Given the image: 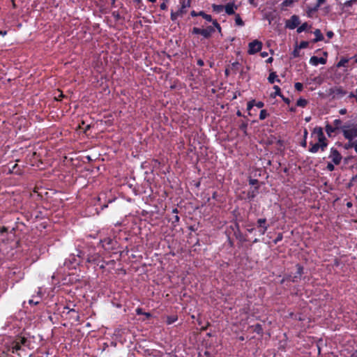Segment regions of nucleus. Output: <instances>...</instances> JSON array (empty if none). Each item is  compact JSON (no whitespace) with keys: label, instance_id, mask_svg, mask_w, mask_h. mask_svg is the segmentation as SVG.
I'll list each match as a JSON object with an SVG mask.
<instances>
[{"label":"nucleus","instance_id":"nucleus-41","mask_svg":"<svg viewBox=\"0 0 357 357\" xmlns=\"http://www.w3.org/2000/svg\"><path fill=\"white\" fill-rule=\"evenodd\" d=\"M255 106H257L258 108H262L264 106V103L261 101H259L255 103Z\"/></svg>","mask_w":357,"mask_h":357},{"label":"nucleus","instance_id":"nucleus-44","mask_svg":"<svg viewBox=\"0 0 357 357\" xmlns=\"http://www.w3.org/2000/svg\"><path fill=\"white\" fill-rule=\"evenodd\" d=\"M7 231H8V228H7V227H1L0 228V233H1V234H3V233L7 232Z\"/></svg>","mask_w":357,"mask_h":357},{"label":"nucleus","instance_id":"nucleus-52","mask_svg":"<svg viewBox=\"0 0 357 357\" xmlns=\"http://www.w3.org/2000/svg\"><path fill=\"white\" fill-rule=\"evenodd\" d=\"M354 147L356 152L357 153V140L354 142Z\"/></svg>","mask_w":357,"mask_h":357},{"label":"nucleus","instance_id":"nucleus-2","mask_svg":"<svg viewBox=\"0 0 357 357\" xmlns=\"http://www.w3.org/2000/svg\"><path fill=\"white\" fill-rule=\"evenodd\" d=\"M312 135H316L318 143L321 144V151H324L328 145V143L327 139L324 134L323 129L321 127L314 128L312 132Z\"/></svg>","mask_w":357,"mask_h":357},{"label":"nucleus","instance_id":"nucleus-24","mask_svg":"<svg viewBox=\"0 0 357 357\" xmlns=\"http://www.w3.org/2000/svg\"><path fill=\"white\" fill-rule=\"evenodd\" d=\"M213 9L214 11H215L217 13H220V12H222L223 10L224 6L213 4Z\"/></svg>","mask_w":357,"mask_h":357},{"label":"nucleus","instance_id":"nucleus-18","mask_svg":"<svg viewBox=\"0 0 357 357\" xmlns=\"http://www.w3.org/2000/svg\"><path fill=\"white\" fill-rule=\"evenodd\" d=\"M273 89H275V92L271 94V97L275 98L277 96L282 97V95L280 92V88L278 86H274Z\"/></svg>","mask_w":357,"mask_h":357},{"label":"nucleus","instance_id":"nucleus-49","mask_svg":"<svg viewBox=\"0 0 357 357\" xmlns=\"http://www.w3.org/2000/svg\"><path fill=\"white\" fill-rule=\"evenodd\" d=\"M197 65L199 66H203L204 65V61L202 59H199L197 61Z\"/></svg>","mask_w":357,"mask_h":357},{"label":"nucleus","instance_id":"nucleus-28","mask_svg":"<svg viewBox=\"0 0 357 357\" xmlns=\"http://www.w3.org/2000/svg\"><path fill=\"white\" fill-rule=\"evenodd\" d=\"M259 186H256L255 189L251 192L248 193L249 198H254L257 193L258 192Z\"/></svg>","mask_w":357,"mask_h":357},{"label":"nucleus","instance_id":"nucleus-60","mask_svg":"<svg viewBox=\"0 0 357 357\" xmlns=\"http://www.w3.org/2000/svg\"><path fill=\"white\" fill-rule=\"evenodd\" d=\"M349 98H354L355 97V95L354 93H350L349 96Z\"/></svg>","mask_w":357,"mask_h":357},{"label":"nucleus","instance_id":"nucleus-4","mask_svg":"<svg viewBox=\"0 0 357 357\" xmlns=\"http://www.w3.org/2000/svg\"><path fill=\"white\" fill-rule=\"evenodd\" d=\"M262 43L258 40H255L248 45V54H254L261 51Z\"/></svg>","mask_w":357,"mask_h":357},{"label":"nucleus","instance_id":"nucleus-1","mask_svg":"<svg viewBox=\"0 0 357 357\" xmlns=\"http://www.w3.org/2000/svg\"><path fill=\"white\" fill-rule=\"evenodd\" d=\"M343 135L345 139L351 142L354 138L357 137V126H344L341 128Z\"/></svg>","mask_w":357,"mask_h":357},{"label":"nucleus","instance_id":"nucleus-6","mask_svg":"<svg viewBox=\"0 0 357 357\" xmlns=\"http://www.w3.org/2000/svg\"><path fill=\"white\" fill-rule=\"evenodd\" d=\"M300 24V20L298 15H294L286 21V27L289 29H294Z\"/></svg>","mask_w":357,"mask_h":357},{"label":"nucleus","instance_id":"nucleus-34","mask_svg":"<svg viewBox=\"0 0 357 357\" xmlns=\"http://www.w3.org/2000/svg\"><path fill=\"white\" fill-rule=\"evenodd\" d=\"M202 29L198 28V27H194L192 29V33L194 34H200L202 35Z\"/></svg>","mask_w":357,"mask_h":357},{"label":"nucleus","instance_id":"nucleus-15","mask_svg":"<svg viewBox=\"0 0 357 357\" xmlns=\"http://www.w3.org/2000/svg\"><path fill=\"white\" fill-rule=\"evenodd\" d=\"M278 75L275 72H271L268 77V80L271 84H273L275 81L280 82V79H278Z\"/></svg>","mask_w":357,"mask_h":357},{"label":"nucleus","instance_id":"nucleus-14","mask_svg":"<svg viewBox=\"0 0 357 357\" xmlns=\"http://www.w3.org/2000/svg\"><path fill=\"white\" fill-rule=\"evenodd\" d=\"M21 349V344H20V342L18 340H15L13 342L10 351L13 354L17 352L18 350Z\"/></svg>","mask_w":357,"mask_h":357},{"label":"nucleus","instance_id":"nucleus-53","mask_svg":"<svg viewBox=\"0 0 357 357\" xmlns=\"http://www.w3.org/2000/svg\"><path fill=\"white\" fill-rule=\"evenodd\" d=\"M307 134H308L307 130L306 129H305L304 132H303V137L305 139L307 137Z\"/></svg>","mask_w":357,"mask_h":357},{"label":"nucleus","instance_id":"nucleus-63","mask_svg":"<svg viewBox=\"0 0 357 357\" xmlns=\"http://www.w3.org/2000/svg\"><path fill=\"white\" fill-rule=\"evenodd\" d=\"M325 0H318L319 4L324 3Z\"/></svg>","mask_w":357,"mask_h":357},{"label":"nucleus","instance_id":"nucleus-10","mask_svg":"<svg viewBox=\"0 0 357 357\" xmlns=\"http://www.w3.org/2000/svg\"><path fill=\"white\" fill-rule=\"evenodd\" d=\"M225 12L228 15H234L235 14V10L237 9V6L234 3H227L225 6H224Z\"/></svg>","mask_w":357,"mask_h":357},{"label":"nucleus","instance_id":"nucleus-23","mask_svg":"<svg viewBox=\"0 0 357 357\" xmlns=\"http://www.w3.org/2000/svg\"><path fill=\"white\" fill-rule=\"evenodd\" d=\"M10 172L11 173H14V174H21V171L18 167V165L17 164H15L13 167H12V169H10Z\"/></svg>","mask_w":357,"mask_h":357},{"label":"nucleus","instance_id":"nucleus-20","mask_svg":"<svg viewBox=\"0 0 357 357\" xmlns=\"http://www.w3.org/2000/svg\"><path fill=\"white\" fill-rule=\"evenodd\" d=\"M198 15H199V16H202L204 19H205L208 22H211L213 20L211 15H208L203 11H200L199 13H198Z\"/></svg>","mask_w":357,"mask_h":357},{"label":"nucleus","instance_id":"nucleus-21","mask_svg":"<svg viewBox=\"0 0 357 357\" xmlns=\"http://www.w3.org/2000/svg\"><path fill=\"white\" fill-rule=\"evenodd\" d=\"M336 128L333 127L332 126L327 124L326 126V131L328 135H331V133L334 132Z\"/></svg>","mask_w":357,"mask_h":357},{"label":"nucleus","instance_id":"nucleus-51","mask_svg":"<svg viewBox=\"0 0 357 357\" xmlns=\"http://www.w3.org/2000/svg\"><path fill=\"white\" fill-rule=\"evenodd\" d=\"M347 113V109H342L340 110V114H345Z\"/></svg>","mask_w":357,"mask_h":357},{"label":"nucleus","instance_id":"nucleus-50","mask_svg":"<svg viewBox=\"0 0 357 357\" xmlns=\"http://www.w3.org/2000/svg\"><path fill=\"white\" fill-rule=\"evenodd\" d=\"M326 36L329 38H331L333 36V33L332 31H328L327 33H326Z\"/></svg>","mask_w":357,"mask_h":357},{"label":"nucleus","instance_id":"nucleus-8","mask_svg":"<svg viewBox=\"0 0 357 357\" xmlns=\"http://www.w3.org/2000/svg\"><path fill=\"white\" fill-rule=\"evenodd\" d=\"M214 32L215 28L213 26H208L206 29H202V36H203L206 38H208Z\"/></svg>","mask_w":357,"mask_h":357},{"label":"nucleus","instance_id":"nucleus-64","mask_svg":"<svg viewBox=\"0 0 357 357\" xmlns=\"http://www.w3.org/2000/svg\"><path fill=\"white\" fill-rule=\"evenodd\" d=\"M225 74H226V75H229V70L228 69H226V70H225Z\"/></svg>","mask_w":357,"mask_h":357},{"label":"nucleus","instance_id":"nucleus-26","mask_svg":"<svg viewBox=\"0 0 357 357\" xmlns=\"http://www.w3.org/2000/svg\"><path fill=\"white\" fill-rule=\"evenodd\" d=\"M308 27V24L307 22H305L303 23L301 26H300L299 27H298L297 29V32L298 33H301L303 32V31H305V29H307V28Z\"/></svg>","mask_w":357,"mask_h":357},{"label":"nucleus","instance_id":"nucleus-47","mask_svg":"<svg viewBox=\"0 0 357 357\" xmlns=\"http://www.w3.org/2000/svg\"><path fill=\"white\" fill-rule=\"evenodd\" d=\"M282 99L283 100V101L287 103V104H289L290 103V100L288 98H285L282 96V97H281Z\"/></svg>","mask_w":357,"mask_h":357},{"label":"nucleus","instance_id":"nucleus-62","mask_svg":"<svg viewBox=\"0 0 357 357\" xmlns=\"http://www.w3.org/2000/svg\"><path fill=\"white\" fill-rule=\"evenodd\" d=\"M246 127H247V124H243V125L241 126V128H243V129H245V128H246Z\"/></svg>","mask_w":357,"mask_h":357},{"label":"nucleus","instance_id":"nucleus-25","mask_svg":"<svg viewBox=\"0 0 357 357\" xmlns=\"http://www.w3.org/2000/svg\"><path fill=\"white\" fill-rule=\"evenodd\" d=\"M235 22L238 26H243L244 24L243 20L238 14L236 15Z\"/></svg>","mask_w":357,"mask_h":357},{"label":"nucleus","instance_id":"nucleus-46","mask_svg":"<svg viewBox=\"0 0 357 357\" xmlns=\"http://www.w3.org/2000/svg\"><path fill=\"white\" fill-rule=\"evenodd\" d=\"M29 304H34V305H37L40 303L39 301H34L33 299H31L29 301Z\"/></svg>","mask_w":357,"mask_h":357},{"label":"nucleus","instance_id":"nucleus-17","mask_svg":"<svg viewBox=\"0 0 357 357\" xmlns=\"http://www.w3.org/2000/svg\"><path fill=\"white\" fill-rule=\"evenodd\" d=\"M295 0H284L281 3V8L282 10H285L286 8L292 6Z\"/></svg>","mask_w":357,"mask_h":357},{"label":"nucleus","instance_id":"nucleus-39","mask_svg":"<svg viewBox=\"0 0 357 357\" xmlns=\"http://www.w3.org/2000/svg\"><path fill=\"white\" fill-rule=\"evenodd\" d=\"M308 44H309V43H308V42H307V41H302V42H301V43H300L299 47H300V48H306V47H307Z\"/></svg>","mask_w":357,"mask_h":357},{"label":"nucleus","instance_id":"nucleus-45","mask_svg":"<svg viewBox=\"0 0 357 357\" xmlns=\"http://www.w3.org/2000/svg\"><path fill=\"white\" fill-rule=\"evenodd\" d=\"M160 9L163 10H165L167 8L166 3L164 2L160 4Z\"/></svg>","mask_w":357,"mask_h":357},{"label":"nucleus","instance_id":"nucleus-9","mask_svg":"<svg viewBox=\"0 0 357 357\" xmlns=\"http://www.w3.org/2000/svg\"><path fill=\"white\" fill-rule=\"evenodd\" d=\"M310 62L314 66H317L319 63L325 64L326 59L323 57H317L316 56H313L310 58Z\"/></svg>","mask_w":357,"mask_h":357},{"label":"nucleus","instance_id":"nucleus-30","mask_svg":"<svg viewBox=\"0 0 357 357\" xmlns=\"http://www.w3.org/2000/svg\"><path fill=\"white\" fill-rule=\"evenodd\" d=\"M177 320V317H167V324H172Z\"/></svg>","mask_w":357,"mask_h":357},{"label":"nucleus","instance_id":"nucleus-7","mask_svg":"<svg viewBox=\"0 0 357 357\" xmlns=\"http://www.w3.org/2000/svg\"><path fill=\"white\" fill-rule=\"evenodd\" d=\"M257 225L260 234L262 235L265 234L269 227L266 218H259L257 221Z\"/></svg>","mask_w":357,"mask_h":357},{"label":"nucleus","instance_id":"nucleus-58","mask_svg":"<svg viewBox=\"0 0 357 357\" xmlns=\"http://www.w3.org/2000/svg\"><path fill=\"white\" fill-rule=\"evenodd\" d=\"M144 314L147 317V318H149L151 317V314L149 313V312H144Z\"/></svg>","mask_w":357,"mask_h":357},{"label":"nucleus","instance_id":"nucleus-56","mask_svg":"<svg viewBox=\"0 0 357 357\" xmlns=\"http://www.w3.org/2000/svg\"><path fill=\"white\" fill-rule=\"evenodd\" d=\"M191 15H192V16H193V17H195V16H197V15H198V13H197L195 10H192V11L191 12Z\"/></svg>","mask_w":357,"mask_h":357},{"label":"nucleus","instance_id":"nucleus-11","mask_svg":"<svg viewBox=\"0 0 357 357\" xmlns=\"http://www.w3.org/2000/svg\"><path fill=\"white\" fill-rule=\"evenodd\" d=\"M190 6V0H183L181 2V7L178 10L179 13L183 15L187 12V8Z\"/></svg>","mask_w":357,"mask_h":357},{"label":"nucleus","instance_id":"nucleus-40","mask_svg":"<svg viewBox=\"0 0 357 357\" xmlns=\"http://www.w3.org/2000/svg\"><path fill=\"white\" fill-rule=\"evenodd\" d=\"M258 182H259L258 180L255 179V178H250L249 180V184L252 185H257L258 183Z\"/></svg>","mask_w":357,"mask_h":357},{"label":"nucleus","instance_id":"nucleus-31","mask_svg":"<svg viewBox=\"0 0 357 357\" xmlns=\"http://www.w3.org/2000/svg\"><path fill=\"white\" fill-rule=\"evenodd\" d=\"M255 105V100H252L250 101H249L247 104V109L248 111L251 110V109Z\"/></svg>","mask_w":357,"mask_h":357},{"label":"nucleus","instance_id":"nucleus-29","mask_svg":"<svg viewBox=\"0 0 357 357\" xmlns=\"http://www.w3.org/2000/svg\"><path fill=\"white\" fill-rule=\"evenodd\" d=\"M333 124L335 126V128L336 129H339V128H341L342 126V121L340 119H335L333 122Z\"/></svg>","mask_w":357,"mask_h":357},{"label":"nucleus","instance_id":"nucleus-55","mask_svg":"<svg viewBox=\"0 0 357 357\" xmlns=\"http://www.w3.org/2000/svg\"><path fill=\"white\" fill-rule=\"evenodd\" d=\"M261 56L262 57H266V56H268V53H267V52H261Z\"/></svg>","mask_w":357,"mask_h":357},{"label":"nucleus","instance_id":"nucleus-13","mask_svg":"<svg viewBox=\"0 0 357 357\" xmlns=\"http://www.w3.org/2000/svg\"><path fill=\"white\" fill-rule=\"evenodd\" d=\"M252 332L257 333V334L261 335L263 333V328L261 324H257L255 326L250 327Z\"/></svg>","mask_w":357,"mask_h":357},{"label":"nucleus","instance_id":"nucleus-5","mask_svg":"<svg viewBox=\"0 0 357 357\" xmlns=\"http://www.w3.org/2000/svg\"><path fill=\"white\" fill-rule=\"evenodd\" d=\"M329 158L331 159V160L333 161L334 165H338L340 164V162L342 161V156L336 149L332 148L331 149Z\"/></svg>","mask_w":357,"mask_h":357},{"label":"nucleus","instance_id":"nucleus-32","mask_svg":"<svg viewBox=\"0 0 357 357\" xmlns=\"http://www.w3.org/2000/svg\"><path fill=\"white\" fill-rule=\"evenodd\" d=\"M211 22H212L214 27H215L218 29V32L221 33L222 29H221V26L219 24V23L217 22V20H212Z\"/></svg>","mask_w":357,"mask_h":357},{"label":"nucleus","instance_id":"nucleus-19","mask_svg":"<svg viewBox=\"0 0 357 357\" xmlns=\"http://www.w3.org/2000/svg\"><path fill=\"white\" fill-rule=\"evenodd\" d=\"M308 101L304 98H299L296 102V105L301 107H305L307 105Z\"/></svg>","mask_w":357,"mask_h":357},{"label":"nucleus","instance_id":"nucleus-57","mask_svg":"<svg viewBox=\"0 0 357 357\" xmlns=\"http://www.w3.org/2000/svg\"><path fill=\"white\" fill-rule=\"evenodd\" d=\"M249 3L252 5H254L255 6H257V4L255 2V0H248Z\"/></svg>","mask_w":357,"mask_h":357},{"label":"nucleus","instance_id":"nucleus-35","mask_svg":"<svg viewBox=\"0 0 357 357\" xmlns=\"http://www.w3.org/2000/svg\"><path fill=\"white\" fill-rule=\"evenodd\" d=\"M348 62V60L347 59H341L338 63L337 66V67H342L345 66L346 63Z\"/></svg>","mask_w":357,"mask_h":357},{"label":"nucleus","instance_id":"nucleus-16","mask_svg":"<svg viewBox=\"0 0 357 357\" xmlns=\"http://www.w3.org/2000/svg\"><path fill=\"white\" fill-rule=\"evenodd\" d=\"M310 148L309 149V151H310L311 153H317L319 149H321V144L319 143H315V144H312V143H310Z\"/></svg>","mask_w":357,"mask_h":357},{"label":"nucleus","instance_id":"nucleus-38","mask_svg":"<svg viewBox=\"0 0 357 357\" xmlns=\"http://www.w3.org/2000/svg\"><path fill=\"white\" fill-rule=\"evenodd\" d=\"M327 169L330 172H333L335 169V166L333 164L328 162L326 167Z\"/></svg>","mask_w":357,"mask_h":357},{"label":"nucleus","instance_id":"nucleus-3","mask_svg":"<svg viewBox=\"0 0 357 357\" xmlns=\"http://www.w3.org/2000/svg\"><path fill=\"white\" fill-rule=\"evenodd\" d=\"M347 93V91L342 86H334L328 90V94L333 99H339Z\"/></svg>","mask_w":357,"mask_h":357},{"label":"nucleus","instance_id":"nucleus-22","mask_svg":"<svg viewBox=\"0 0 357 357\" xmlns=\"http://www.w3.org/2000/svg\"><path fill=\"white\" fill-rule=\"evenodd\" d=\"M269 116V114L266 109H261L259 114V119L264 120Z\"/></svg>","mask_w":357,"mask_h":357},{"label":"nucleus","instance_id":"nucleus-37","mask_svg":"<svg viewBox=\"0 0 357 357\" xmlns=\"http://www.w3.org/2000/svg\"><path fill=\"white\" fill-rule=\"evenodd\" d=\"M20 342V344L21 345H24L26 342L27 340L24 337H20V338L17 339Z\"/></svg>","mask_w":357,"mask_h":357},{"label":"nucleus","instance_id":"nucleus-54","mask_svg":"<svg viewBox=\"0 0 357 357\" xmlns=\"http://www.w3.org/2000/svg\"><path fill=\"white\" fill-rule=\"evenodd\" d=\"M0 357H10V356H9V355L3 352V353L0 354Z\"/></svg>","mask_w":357,"mask_h":357},{"label":"nucleus","instance_id":"nucleus-27","mask_svg":"<svg viewBox=\"0 0 357 357\" xmlns=\"http://www.w3.org/2000/svg\"><path fill=\"white\" fill-rule=\"evenodd\" d=\"M179 16H182V15H181V13H179L178 10L176 11V12H172V13H171V20L174 21Z\"/></svg>","mask_w":357,"mask_h":357},{"label":"nucleus","instance_id":"nucleus-61","mask_svg":"<svg viewBox=\"0 0 357 357\" xmlns=\"http://www.w3.org/2000/svg\"><path fill=\"white\" fill-rule=\"evenodd\" d=\"M289 110H290L291 112H296V108H295V107H291V108L289 109Z\"/></svg>","mask_w":357,"mask_h":357},{"label":"nucleus","instance_id":"nucleus-36","mask_svg":"<svg viewBox=\"0 0 357 357\" xmlns=\"http://www.w3.org/2000/svg\"><path fill=\"white\" fill-rule=\"evenodd\" d=\"M297 273L301 276L303 274V268L300 264L296 265Z\"/></svg>","mask_w":357,"mask_h":357},{"label":"nucleus","instance_id":"nucleus-42","mask_svg":"<svg viewBox=\"0 0 357 357\" xmlns=\"http://www.w3.org/2000/svg\"><path fill=\"white\" fill-rule=\"evenodd\" d=\"M353 146H354V142H351L349 141V142L348 144H345L344 148L346 149H348L351 148Z\"/></svg>","mask_w":357,"mask_h":357},{"label":"nucleus","instance_id":"nucleus-59","mask_svg":"<svg viewBox=\"0 0 357 357\" xmlns=\"http://www.w3.org/2000/svg\"><path fill=\"white\" fill-rule=\"evenodd\" d=\"M273 58L272 57H270L268 59V60L266 61L268 63H271L273 61Z\"/></svg>","mask_w":357,"mask_h":357},{"label":"nucleus","instance_id":"nucleus-12","mask_svg":"<svg viewBox=\"0 0 357 357\" xmlns=\"http://www.w3.org/2000/svg\"><path fill=\"white\" fill-rule=\"evenodd\" d=\"M315 38L313 40L314 43H317L324 40V36L319 29H316L314 32Z\"/></svg>","mask_w":357,"mask_h":357},{"label":"nucleus","instance_id":"nucleus-33","mask_svg":"<svg viewBox=\"0 0 357 357\" xmlns=\"http://www.w3.org/2000/svg\"><path fill=\"white\" fill-rule=\"evenodd\" d=\"M294 87L297 91H301L303 89V85L301 82H296L294 85Z\"/></svg>","mask_w":357,"mask_h":357},{"label":"nucleus","instance_id":"nucleus-43","mask_svg":"<svg viewBox=\"0 0 357 357\" xmlns=\"http://www.w3.org/2000/svg\"><path fill=\"white\" fill-rule=\"evenodd\" d=\"M58 93H59V95L58 96V97H55V99L58 101L61 100V98L62 97H63V93L60 91L58 90Z\"/></svg>","mask_w":357,"mask_h":357},{"label":"nucleus","instance_id":"nucleus-48","mask_svg":"<svg viewBox=\"0 0 357 357\" xmlns=\"http://www.w3.org/2000/svg\"><path fill=\"white\" fill-rule=\"evenodd\" d=\"M136 313L137 314H144V312H142V308H137L136 309Z\"/></svg>","mask_w":357,"mask_h":357}]
</instances>
